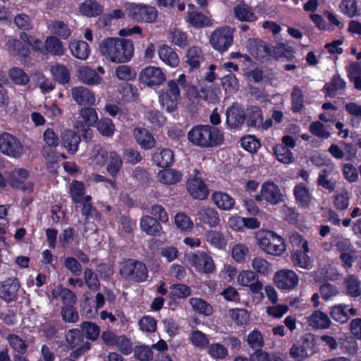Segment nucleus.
<instances>
[{"mask_svg":"<svg viewBox=\"0 0 361 361\" xmlns=\"http://www.w3.org/2000/svg\"><path fill=\"white\" fill-rule=\"evenodd\" d=\"M198 219L208 224L211 227L217 226L219 223V217L215 209L203 206L200 208L197 213Z\"/></svg>","mask_w":361,"mask_h":361,"instance_id":"nucleus-25","label":"nucleus"},{"mask_svg":"<svg viewBox=\"0 0 361 361\" xmlns=\"http://www.w3.org/2000/svg\"><path fill=\"white\" fill-rule=\"evenodd\" d=\"M45 47L48 52L56 56H62L65 51L62 42L54 36L46 39Z\"/></svg>","mask_w":361,"mask_h":361,"instance_id":"nucleus-39","label":"nucleus"},{"mask_svg":"<svg viewBox=\"0 0 361 361\" xmlns=\"http://www.w3.org/2000/svg\"><path fill=\"white\" fill-rule=\"evenodd\" d=\"M189 302L192 309L200 314L209 316L213 312L212 306L201 298H192L190 299Z\"/></svg>","mask_w":361,"mask_h":361,"instance_id":"nucleus-41","label":"nucleus"},{"mask_svg":"<svg viewBox=\"0 0 361 361\" xmlns=\"http://www.w3.org/2000/svg\"><path fill=\"white\" fill-rule=\"evenodd\" d=\"M7 340L10 346L18 354H25L27 352V345L25 341L16 334H9Z\"/></svg>","mask_w":361,"mask_h":361,"instance_id":"nucleus-55","label":"nucleus"},{"mask_svg":"<svg viewBox=\"0 0 361 361\" xmlns=\"http://www.w3.org/2000/svg\"><path fill=\"white\" fill-rule=\"evenodd\" d=\"M308 252L304 250H294L290 257L294 266L302 269H309L312 262L310 257L307 255Z\"/></svg>","mask_w":361,"mask_h":361,"instance_id":"nucleus-37","label":"nucleus"},{"mask_svg":"<svg viewBox=\"0 0 361 361\" xmlns=\"http://www.w3.org/2000/svg\"><path fill=\"white\" fill-rule=\"evenodd\" d=\"M274 281L279 288L290 290L298 285V277L293 271L283 269L276 273Z\"/></svg>","mask_w":361,"mask_h":361,"instance_id":"nucleus-14","label":"nucleus"},{"mask_svg":"<svg viewBox=\"0 0 361 361\" xmlns=\"http://www.w3.org/2000/svg\"><path fill=\"white\" fill-rule=\"evenodd\" d=\"M159 102L163 108L169 112H173L178 107L180 99L178 85L175 80L168 82L166 87L159 92Z\"/></svg>","mask_w":361,"mask_h":361,"instance_id":"nucleus-6","label":"nucleus"},{"mask_svg":"<svg viewBox=\"0 0 361 361\" xmlns=\"http://www.w3.org/2000/svg\"><path fill=\"white\" fill-rule=\"evenodd\" d=\"M292 111L298 113L300 112L304 107V95L301 89L295 86L291 93Z\"/></svg>","mask_w":361,"mask_h":361,"instance_id":"nucleus-48","label":"nucleus"},{"mask_svg":"<svg viewBox=\"0 0 361 361\" xmlns=\"http://www.w3.org/2000/svg\"><path fill=\"white\" fill-rule=\"evenodd\" d=\"M128 15L137 22L152 23L157 18V10L152 6L132 3L127 8Z\"/></svg>","mask_w":361,"mask_h":361,"instance_id":"nucleus-8","label":"nucleus"},{"mask_svg":"<svg viewBox=\"0 0 361 361\" xmlns=\"http://www.w3.org/2000/svg\"><path fill=\"white\" fill-rule=\"evenodd\" d=\"M247 47L250 54L257 59L268 58L271 53V50L267 44L260 39H249L247 41Z\"/></svg>","mask_w":361,"mask_h":361,"instance_id":"nucleus-17","label":"nucleus"},{"mask_svg":"<svg viewBox=\"0 0 361 361\" xmlns=\"http://www.w3.org/2000/svg\"><path fill=\"white\" fill-rule=\"evenodd\" d=\"M207 353L214 359L224 360L228 355L226 348L219 343H213L207 345Z\"/></svg>","mask_w":361,"mask_h":361,"instance_id":"nucleus-52","label":"nucleus"},{"mask_svg":"<svg viewBox=\"0 0 361 361\" xmlns=\"http://www.w3.org/2000/svg\"><path fill=\"white\" fill-rule=\"evenodd\" d=\"M48 27L52 34L65 39H68L71 33L68 26L63 21L60 20L51 22Z\"/></svg>","mask_w":361,"mask_h":361,"instance_id":"nucleus-42","label":"nucleus"},{"mask_svg":"<svg viewBox=\"0 0 361 361\" xmlns=\"http://www.w3.org/2000/svg\"><path fill=\"white\" fill-rule=\"evenodd\" d=\"M294 194L297 200L298 204L305 208L310 207L312 196L309 192V190L303 185H297L294 189Z\"/></svg>","mask_w":361,"mask_h":361,"instance_id":"nucleus-35","label":"nucleus"},{"mask_svg":"<svg viewBox=\"0 0 361 361\" xmlns=\"http://www.w3.org/2000/svg\"><path fill=\"white\" fill-rule=\"evenodd\" d=\"M345 87V81L338 75H336L332 78L331 82L325 85L324 89L329 97H334L338 90H344Z\"/></svg>","mask_w":361,"mask_h":361,"instance_id":"nucleus-45","label":"nucleus"},{"mask_svg":"<svg viewBox=\"0 0 361 361\" xmlns=\"http://www.w3.org/2000/svg\"><path fill=\"white\" fill-rule=\"evenodd\" d=\"M247 341L249 346L255 350L261 349L264 345L263 336L257 330H254L248 334Z\"/></svg>","mask_w":361,"mask_h":361,"instance_id":"nucleus-60","label":"nucleus"},{"mask_svg":"<svg viewBox=\"0 0 361 361\" xmlns=\"http://www.w3.org/2000/svg\"><path fill=\"white\" fill-rule=\"evenodd\" d=\"M185 19L187 23L195 28L212 25V22L207 16L195 11L188 12Z\"/></svg>","mask_w":361,"mask_h":361,"instance_id":"nucleus-29","label":"nucleus"},{"mask_svg":"<svg viewBox=\"0 0 361 361\" xmlns=\"http://www.w3.org/2000/svg\"><path fill=\"white\" fill-rule=\"evenodd\" d=\"M119 272L126 279L137 283L145 281L148 277L146 265L133 259H128L121 262Z\"/></svg>","mask_w":361,"mask_h":361,"instance_id":"nucleus-4","label":"nucleus"},{"mask_svg":"<svg viewBox=\"0 0 361 361\" xmlns=\"http://www.w3.org/2000/svg\"><path fill=\"white\" fill-rule=\"evenodd\" d=\"M235 16L241 21H254L256 16L247 5H238L234 8Z\"/></svg>","mask_w":361,"mask_h":361,"instance_id":"nucleus-47","label":"nucleus"},{"mask_svg":"<svg viewBox=\"0 0 361 361\" xmlns=\"http://www.w3.org/2000/svg\"><path fill=\"white\" fill-rule=\"evenodd\" d=\"M72 99L80 106H92L95 104L94 93L84 86L73 87L71 90Z\"/></svg>","mask_w":361,"mask_h":361,"instance_id":"nucleus-12","label":"nucleus"},{"mask_svg":"<svg viewBox=\"0 0 361 361\" xmlns=\"http://www.w3.org/2000/svg\"><path fill=\"white\" fill-rule=\"evenodd\" d=\"M141 229L150 235L160 236L162 228L159 221L151 216H144L140 219Z\"/></svg>","mask_w":361,"mask_h":361,"instance_id":"nucleus-24","label":"nucleus"},{"mask_svg":"<svg viewBox=\"0 0 361 361\" xmlns=\"http://www.w3.org/2000/svg\"><path fill=\"white\" fill-rule=\"evenodd\" d=\"M248 111L247 125L250 127L260 128L263 121L261 109L256 106H252L248 109Z\"/></svg>","mask_w":361,"mask_h":361,"instance_id":"nucleus-46","label":"nucleus"},{"mask_svg":"<svg viewBox=\"0 0 361 361\" xmlns=\"http://www.w3.org/2000/svg\"><path fill=\"white\" fill-rule=\"evenodd\" d=\"M309 325L316 329H327L329 327L331 321L328 315L321 311H315L308 317Z\"/></svg>","mask_w":361,"mask_h":361,"instance_id":"nucleus-32","label":"nucleus"},{"mask_svg":"<svg viewBox=\"0 0 361 361\" xmlns=\"http://www.w3.org/2000/svg\"><path fill=\"white\" fill-rule=\"evenodd\" d=\"M245 120L243 109L238 104H233L226 111V123L233 129L240 128Z\"/></svg>","mask_w":361,"mask_h":361,"instance_id":"nucleus-15","label":"nucleus"},{"mask_svg":"<svg viewBox=\"0 0 361 361\" xmlns=\"http://www.w3.org/2000/svg\"><path fill=\"white\" fill-rule=\"evenodd\" d=\"M160 59L171 67H176L179 64V58L171 47L168 45H162L158 49Z\"/></svg>","mask_w":361,"mask_h":361,"instance_id":"nucleus-28","label":"nucleus"},{"mask_svg":"<svg viewBox=\"0 0 361 361\" xmlns=\"http://www.w3.org/2000/svg\"><path fill=\"white\" fill-rule=\"evenodd\" d=\"M313 335L307 334L303 335L300 340L297 341L290 348L289 353L291 357L298 361H302L308 357L307 350L312 345Z\"/></svg>","mask_w":361,"mask_h":361,"instance_id":"nucleus-11","label":"nucleus"},{"mask_svg":"<svg viewBox=\"0 0 361 361\" xmlns=\"http://www.w3.org/2000/svg\"><path fill=\"white\" fill-rule=\"evenodd\" d=\"M97 129L104 136H111L115 130L114 125L110 118H104L97 123Z\"/></svg>","mask_w":361,"mask_h":361,"instance_id":"nucleus-62","label":"nucleus"},{"mask_svg":"<svg viewBox=\"0 0 361 361\" xmlns=\"http://www.w3.org/2000/svg\"><path fill=\"white\" fill-rule=\"evenodd\" d=\"M16 176H19L25 182L30 176V172L25 169L16 168L11 171L6 173L7 181L9 183L11 187H19L20 182H18L16 179Z\"/></svg>","mask_w":361,"mask_h":361,"instance_id":"nucleus-43","label":"nucleus"},{"mask_svg":"<svg viewBox=\"0 0 361 361\" xmlns=\"http://www.w3.org/2000/svg\"><path fill=\"white\" fill-rule=\"evenodd\" d=\"M190 339L193 345L201 350L205 349L209 343L207 335L199 330H192Z\"/></svg>","mask_w":361,"mask_h":361,"instance_id":"nucleus-50","label":"nucleus"},{"mask_svg":"<svg viewBox=\"0 0 361 361\" xmlns=\"http://www.w3.org/2000/svg\"><path fill=\"white\" fill-rule=\"evenodd\" d=\"M20 288L18 280L16 278H9L0 286V298L6 302L13 300Z\"/></svg>","mask_w":361,"mask_h":361,"instance_id":"nucleus-20","label":"nucleus"},{"mask_svg":"<svg viewBox=\"0 0 361 361\" xmlns=\"http://www.w3.org/2000/svg\"><path fill=\"white\" fill-rule=\"evenodd\" d=\"M0 152L18 159L25 154V149L16 137L8 133H2L0 134Z\"/></svg>","mask_w":361,"mask_h":361,"instance_id":"nucleus-7","label":"nucleus"},{"mask_svg":"<svg viewBox=\"0 0 361 361\" xmlns=\"http://www.w3.org/2000/svg\"><path fill=\"white\" fill-rule=\"evenodd\" d=\"M66 341L71 349H75L71 353L73 358H78L90 348V343L84 341L82 332L78 329H71L66 334Z\"/></svg>","mask_w":361,"mask_h":361,"instance_id":"nucleus-9","label":"nucleus"},{"mask_svg":"<svg viewBox=\"0 0 361 361\" xmlns=\"http://www.w3.org/2000/svg\"><path fill=\"white\" fill-rule=\"evenodd\" d=\"M70 49L74 56L81 60L87 59L90 53V47L85 41L71 42L70 44Z\"/></svg>","mask_w":361,"mask_h":361,"instance_id":"nucleus-36","label":"nucleus"},{"mask_svg":"<svg viewBox=\"0 0 361 361\" xmlns=\"http://www.w3.org/2000/svg\"><path fill=\"white\" fill-rule=\"evenodd\" d=\"M80 327L88 339L95 341L98 338L100 329L96 324L91 322H84L81 324Z\"/></svg>","mask_w":361,"mask_h":361,"instance_id":"nucleus-58","label":"nucleus"},{"mask_svg":"<svg viewBox=\"0 0 361 361\" xmlns=\"http://www.w3.org/2000/svg\"><path fill=\"white\" fill-rule=\"evenodd\" d=\"M212 200L214 204L223 210H230L235 204L234 200L228 194L222 192H214Z\"/></svg>","mask_w":361,"mask_h":361,"instance_id":"nucleus-34","label":"nucleus"},{"mask_svg":"<svg viewBox=\"0 0 361 361\" xmlns=\"http://www.w3.org/2000/svg\"><path fill=\"white\" fill-rule=\"evenodd\" d=\"M99 50L106 60L124 63L133 57L134 45L129 39L108 37L99 43Z\"/></svg>","mask_w":361,"mask_h":361,"instance_id":"nucleus-1","label":"nucleus"},{"mask_svg":"<svg viewBox=\"0 0 361 361\" xmlns=\"http://www.w3.org/2000/svg\"><path fill=\"white\" fill-rule=\"evenodd\" d=\"M334 169L333 166H329L326 169H323L319 173L317 184L329 192H333L336 188V183L328 178V174Z\"/></svg>","mask_w":361,"mask_h":361,"instance_id":"nucleus-38","label":"nucleus"},{"mask_svg":"<svg viewBox=\"0 0 361 361\" xmlns=\"http://www.w3.org/2000/svg\"><path fill=\"white\" fill-rule=\"evenodd\" d=\"M84 280L86 286L92 290H97L99 288L100 283L97 276L90 268H86L84 271Z\"/></svg>","mask_w":361,"mask_h":361,"instance_id":"nucleus-59","label":"nucleus"},{"mask_svg":"<svg viewBox=\"0 0 361 361\" xmlns=\"http://www.w3.org/2000/svg\"><path fill=\"white\" fill-rule=\"evenodd\" d=\"M80 13L87 17H95L103 11V7L96 1L86 0L79 6Z\"/></svg>","mask_w":361,"mask_h":361,"instance_id":"nucleus-30","label":"nucleus"},{"mask_svg":"<svg viewBox=\"0 0 361 361\" xmlns=\"http://www.w3.org/2000/svg\"><path fill=\"white\" fill-rule=\"evenodd\" d=\"M345 285L348 293L351 296L357 297L360 295L361 289L360 282L355 276H349L345 280Z\"/></svg>","mask_w":361,"mask_h":361,"instance_id":"nucleus-61","label":"nucleus"},{"mask_svg":"<svg viewBox=\"0 0 361 361\" xmlns=\"http://www.w3.org/2000/svg\"><path fill=\"white\" fill-rule=\"evenodd\" d=\"M115 73L120 80L126 81L133 80L136 76V73L126 65L118 66L115 70Z\"/></svg>","mask_w":361,"mask_h":361,"instance_id":"nucleus-64","label":"nucleus"},{"mask_svg":"<svg viewBox=\"0 0 361 361\" xmlns=\"http://www.w3.org/2000/svg\"><path fill=\"white\" fill-rule=\"evenodd\" d=\"M174 224L178 229L183 231H190L193 227L190 218L183 212L176 214L174 217Z\"/></svg>","mask_w":361,"mask_h":361,"instance_id":"nucleus-57","label":"nucleus"},{"mask_svg":"<svg viewBox=\"0 0 361 361\" xmlns=\"http://www.w3.org/2000/svg\"><path fill=\"white\" fill-rule=\"evenodd\" d=\"M188 140L201 147H213L224 142L221 131L209 125L194 126L188 133Z\"/></svg>","mask_w":361,"mask_h":361,"instance_id":"nucleus-2","label":"nucleus"},{"mask_svg":"<svg viewBox=\"0 0 361 361\" xmlns=\"http://www.w3.org/2000/svg\"><path fill=\"white\" fill-rule=\"evenodd\" d=\"M229 315L239 326L245 325L249 320V314L244 309L230 310Z\"/></svg>","mask_w":361,"mask_h":361,"instance_id":"nucleus-63","label":"nucleus"},{"mask_svg":"<svg viewBox=\"0 0 361 361\" xmlns=\"http://www.w3.org/2000/svg\"><path fill=\"white\" fill-rule=\"evenodd\" d=\"M252 267L256 272L262 275H267L271 271V264L260 257H256L252 260Z\"/></svg>","mask_w":361,"mask_h":361,"instance_id":"nucleus-56","label":"nucleus"},{"mask_svg":"<svg viewBox=\"0 0 361 361\" xmlns=\"http://www.w3.org/2000/svg\"><path fill=\"white\" fill-rule=\"evenodd\" d=\"M351 193L346 188H341L336 191L333 196L334 207L339 211L345 210L349 206Z\"/></svg>","mask_w":361,"mask_h":361,"instance_id":"nucleus-31","label":"nucleus"},{"mask_svg":"<svg viewBox=\"0 0 361 361\" xmlns=\"http://www.w3.org/2000/svg\"><path fill=\"white\" fill-rule=\"evenodd\" d=\"M237 281L240 285L249 287L253 294H258L263 288V284L259 281L258 276L250 270L240 272Z\"/></svg>","mask_w":361,"mask_h":361,"instance_id":"nucleus-13","label":"nucleus"},{"mask_svg":"<svg viewBox=\"0 0 361 361\" xmlns=\"http://www.w3.org/2000/svg\"><path fill=\"white\" fill-rule=\"evenodd\" d=\"M189 260L192 266L204 273H211L214 269L212 257L204 252L192 254Z\"/></svg>","mask_w":361,"mask_h":361,"instance_id":"nucleus-18","label":"nucleus"},{"mask_svg":"<svg viewBox=\"0 0 361 361\" xmlns=\"http://www.w3.org/2000/svg\"><path fill=\"white\" fill-rule=\"evenodd\" d=\"M173 152L169 149H159L152 156L154 163L161 168L168 167L174 161Z\"/></svg>","mask_w":361,"mask_h":361,"instance_id":"nucleus-26","label":"nucleus"},{"mask_svg":"<svg viewBox=\"0 0 361 361\" xmlns=\"http://www.w3.org/2000/svg\"><path fill=\"white\" fill-rule=\"evenodd\" d=\"M255 237L259 247L269 255L280 256L286 250L283 238L273 231L260 230Z\"/></svg>","mask_w":361,"mask_h":361,"instance_id":"nucleus-3","label":"nucleus"},{"mask_svg":"<svg viewBox=\"0 0 361 361\" xmlns=\"http://www.w3.org/2000/svg\"><path fill=\"white\" fill-rule=\"evenodd\" d=\"M187 190L195 199L204 200L207 197L209 190L200 178L195 176L188 180Z\"/></svg>","mask_w":361,"mask_h":361,"instance_id":"nucleus-19","label":"nucleus"},{"mask_svg":"<svg viewBox=\"0 0 361 361\" xmlns=\"http://www.w3.org/2000/svg\"><path fill=\"white\" fill-rule=\"evenodd\" d=\"M139 80L140 82L152 87L164 82L166 80V75L161 68L155 66H148L140 71Z\"/></svg>","mask_w":361,"mask_h":361,"instance_id":"nucleus-10","label":"nucleus"},{"mask_svg":"<svg viewBox=\"0 0 361 361\" xmlns=\"http://www.w3.org/2000/svg\"><path fill=\"white\" fill-rule=\"evenodd\" d=\"M274 154L277 159L283 164L293 161L294 157L290 150L283 145H277L274 147Z\"/></svg>","mask_w":361,"mask_h":361,"instance_id":"nucleus-51","label":"nucleus"},{"mask_svg":"<svg viewBox=\"0 0 361 361\" xmlns=\"http://www.w3.org/2000/svg\"><path fill=\"white\" fill-rule=\"evenodd\" d=\"M92 197L90 195H86L80 203L82 205L81 212L82 215L85 216V220L90 217L94 216L97 218L99 216V212L92 206L90 203Z\"/></svg>","mask_w":361,"mask_h":361,"instance_id":"nucleus-54","label":"nucleus"},{"mask_svg":"<svg viewBox=\"0 0 361 361\" xmlns=\"http://www.w3.org/2000/svg\"><path fill=\"white\" fill-rule=\"evenodd\" d=\"M85 188L82 183L77 180L73 181L70 186V192L72 200L75 204H79L82 201L85 195Z\"/></svg>","mask_w":361,"mask_h":361,"instance_id":"nucleus-53","label":"nucleus"},{"mask_svg":"<svg viewBox=\"0 0 361 361\" xmlns=\"http://www.w3.org/2000/svg\"><path fill=\"white\" fill-rule=\"evenodd\" d=\"M133 135L136 142L145 149H149L155 146V139L152 134L145 128H135Z\"/></svg>","mask_w":361,"mask_h":361,"instance_id":"nucleus-22","label":"nucleus"},{"mask_svg":"<svg viewBox=\"0 0 361 361\" xmlns=\"http://www.w3.org/2000/svg\"><path fill=\"white\" fill-rule=\"evenodd\" d=\"M204 59L202 51L198 47H190L186 53V63L191 68H197Z\"/></svg>","mask_w":361,"mask_h":361,"instance_id":"nucleus-33","label":"nucleus"},{"mask_svg":"<svg viewBox=\"0 0 361 361\" xmlns=\"http://www.w3.org/2000/svg\"><path fill=\"white\" fill-rule=\"evenodd\" d=\"M183 177L180 171L167 169L160 171L157 173L158 180L165 185H174L179 183Z\"/></svg>","mask_w":361,"mask_h":361,"instance_id":"nucleus-27","label":"nucleus"},{"mask_svg":"<svg viewBox=\"0 0 361 361\" xmlns=\"http://www.w3.org/2000/svg\"><path fill=\"white\" fill-rule=\"evenodd\" d=\"M51 72L55 80L61 84L68 83L70 80L69 71L63 65L55 64L51 66Z\"/></svg>","mask_w":361,"mask_h":361,"instance_id":"nucleus-44","label":"nucleus"},{"mask_svg":"<svg viewBox=\"0 0 361 361\" xmlns=\"http://www.w3.org/2000/svg\"><path fill=\"white\" fill-rule=\"evenodd\" d=\"M234 29L222 26L214 30L209 38V44L216 51L223 53L228 49L233 42Z\"/></svg>","mask_w":361,"mask_h":361,"instance_id":"nucleus-5","label":"nucleus"},{"mask_svg":"<svg viewBox=\"0 0 361 361\" xmlns=\"http://www.w3.org/2000/svg\"><path fill=\"white\" fill-rule=\"evenodd\" d=\"M78 79L87 85H99L102 78L98 75L95 70L87 66H82L78 70Z\"/></svg>","mask_w":361,"mask_h":361,"instance_id":"nucleus-21","label":"nucleus"},{"mask_svg":"<svg viewBox=\"0 0 361 361\" xmlns=\"http://www.w3.org/2000/svg\"><path fill=\"white\" fill-rule=\"evenodd\" d=\"M8 75L11 80L16 85H25L30 81L28 75L22 68L18 67L11 68Z\"/></svg>","mask_w":361,"mask_h":361,"instance_id":"nucleus-49","label":"nucleus"},{"mask_svg":"<svg viewBox=\"0 0 361 361\" xmlns=\"http://www.w3.org/2000/svg\"><path fill=\"white\" fill-rule=\"evenodd\" d=\"M7 47L8 51L13 55L27 57L30 54L29 49L23 45L19 39H9L7 43Z\"/></svg>","mask_w":361,"mask_h":361,"instance_id":"nucleus-40","label":"nucleus"},{"mask_svg":"<svg viewBox=\"0 0 361 361\" xmlns=\"http://www.w3.org/2000/svg\"><path fill=\"white\" fill-rule=\"evenodd\" d=\"M261 192L263 198L273 205H276L283 200V195L280 189L274 183H264L261 186Z\"/></svg>","mask_w":361,"mask_h":361,"instance_id":"nucleus-16","label":"nucleus"},{"mask_svg":"<svg viewBox=\"0 0 361 361\" xmlns=\"http://www.w3.org/2000/svg\"><path fill=\"white\" fill-rule=\"evenodd\" d=\"M63 146L71 154H75L80 142V137L74 131L66 130L61 135Z\"/></svg>","mask_w":361,"mask_h":361,"instance_id":"nucleus-23","label":"nucleus"}]
</instances>
